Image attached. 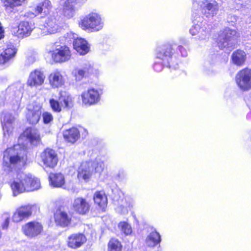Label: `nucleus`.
<instances>
[{
    "label": "nucleus",
    "instance_id": "nucleus-1",
    "mask_svg": "<svg viewBox=\"0 0 251 251\" xmlns=\"http://www.w3.org/2000/svg\"><path fill=\"white\" fill-rule=\"evenodd\" d=\"M51 2L49 0H43L38 4L35 9V13L43 14L46 16L44 23L40 25L43 35L55 33L59 28L61 16L56 9L51 10Z\"/></svg>",
    "mask_w": 251,
    "mask_h": 251
},
{
    "label": "nucleus",
    "instance_id": "nucleus-2",
    "mask_svg": "<svg viewBox=\"0 0 251 251\" xmlns=\"http://www.w3.org/2000/svg\"><path fill=\"white\" fill-rule=\"evenodd\" d=\"M26 160L24 147L20 144L15 145L3 152L2 168L8 173L16 171L24 167Z\"/></svg>",
    "mask_w": 251,
    "mask_h": 251
},
{
    "label": "nucleus",
    "instance_id": "nucleus-3",
    "mask_svg": "<svg viewBox=\"0 0 251 251\" xmlns=\"http://www.w3.org/2000/svg\"><path fill=\"white\" fill-rule=\"evenodd\" d=\"M185 57L187 55V50L181 46L176 44H166L158 47L156 50L155 57L167 65V67L176 69L179 62V53Z\"/></svg>",
    "mask_w": 251,
    "mask_h": 251
},
{
    "label": "nucleus",
    "instance_id": "nucleus-4",
    "mask_svg": "<svg viewBox=\"0 0 251 251\" xmlns=\"http://www.w3.org/2000/svg\"><path fill=\"white\" fill-rule=\"evenodd\" d=\"M11 187L14 196L25 191H32L40 188V180L32 177L30 174H25L23 172L18 174L17 177L11 184Z\"/></svg>",
    "mask_w": 251,
    "mask_h": 251
},
{
    "label": "nucleus",
    "instance_id": "nucleus-5",
    "mask_svg": "<svg viewBox=\"0 0 251 251\" xmlns=\"http://www.w3.org/2000/svg\"><path fill=\"white\" fill-rule=\"evenodd\" d=\"M237 32L235 30L228 27L221 30L218 33L217 39V45L222 50H226L229 53L234 48L235 44Z\"/></svg>",
    "mask_w": 251,
    "mask_h": 251
},
{
    "label": "nucleus",
    "instance_id": "nucleus-6",
    "mask_svg": "<svg viewBox=\"0 0 251 251\" xmlns=\"http://www.w3.org/2000/svg\"><path fill=\"white\" fill-rule=\"evenodd\" d=\"M193 25L190 29L192 35H198L199 40L208 39L210 35V28L203 17L197 13L193 14Z\"/></svg>",
    "mask_w": 251,
    "mask_h": 251
},
{
    "label": "nucleus",
    "instance_id": "nucleus-7",
    "mask_svg": "<svg viewBox=\"0 0 251 251\" xmlns=\"http://www.w3.org/2000/svg\"><path fill=\"white\" fill-rule=\"evenodd\" d=\"M79 25L83 30L97 32L102 29L104 23L99 14L91 12L81 19Z\"/></svg>",
    "mask_w": 251,
    "mask_h": 251
},
{
    "label": "nucleus",
    "instance_id": "nucleus-8",
    "mask_svg": "<svg viewBox=\"0 0 251 251\" xmlns=\"http://www.w3.org/2000/svg\"><path fill=\"white\" fill-rule=\"evenodd\" d=\"M218 0H193V8L199 7L202 14L206 18H213L219 11L220 5Z\"/></svg>",
    "mask_w": 251,
    "mask_h": 251
},
{
    "label": "nucleus",
    "instance_id": "nucleus-9",
    "mask_svg": "<svg viewBox=\"0 0 251 251\" xmlns=\"http://www.w3.org/2000/svg\"><path fill=\"white\" fill-rule=\"evenodd\" d=\"M50 53L52 59L56 63L67 62L72 56L71 51L68 46L57 42L54 44Z\"/></svg>",
    "mask_w": 251,
    "mask_h": 251
},
{
    "label": "nucleus",
    "instance_id": "nucleus-10",
    "mask_svg": "<svg viewBox=\"0 0 251 251\" xmlns=\"http://www.w3.org/2000/svg\"><path fill=\"white\" fill-rule=\"evenodd\" d=\"M86 0H67L60 8H56L58 13L61 16V21H62V16L67 19L72 18L75 13V6L78 5L80 6Z\"/></svg>",
    "mask_w": 251,
    "mask_h": 251
},
{
    "label": "nucleus",
    "instance_id": "nucleus-11",
    "mask_svg": "<svg viewBox=\"0 0 251 251\" xmlns=\"http://www.w3.org/2000/svg\"><path fill=\"white\" fill-rule=\"evenodd\" d=\"M66 42L71 43L72 39L73 40L74 49L80 55H85L89 51V46L87 42L81 38L74 39L75 36L73 33H67L64 35Z\"/></svg>",
    "mask_w": 251,
    "mask_h": 251
},
{
    "label": "nucleus",
    "instance_id": "nucleus-12",
    "mask_svg": "<svg viewBox=\"0 0 251 251\" xmlns=\"http://www.w3.org/2000/svg\"><path fill=\"white\" fill-rule=\"evenodd\" d=\"M236 82L243 91L251 89V69L246 68L239 71L236 75Z\"/></svg>",
    "mask_w": 251,
    "mask_h": 251
},
{
    "label": "nucleus",
    "instance_id": "nucleus-13",
    "mask_svg": "<svg viewBox=\"0 0 251 251\" xmlns=\"http://www.w3.org/2000/svg\"><path fill=\"white\" fill-rule=\"evenodd\" d=\"M101 94V90L90 88L81 95L82 103L86 106L95 105L100 101Z\"/></svg>",
    "mask_w": 251,
    "mask_h": 251
},
{
    "label": "nucleus",
    "instance_id": "nucleus-14",
    "mask_svg": "<svg viewBox=\"0 0 251 251\" xmlns=\"http://www.w3.org/2000/svg\"><path fill=\"white\" fill-rule=\"evenodd\" d=\"M0 119L3 136L5 139L12 134L14 117L8 112H3L1 115Z\"/></svg>",
    "mask_w": 251,
    "mask_h": 251
},
{
    "label": "nucleus",
    "instance_id": "nucleus-15",
    "mask_svg": "<svg viewBox=\"0 0 251 251\" xmlns=\"http://www.w3.org/2000/svg\"><path fill=\"white\" fill-rule=\"evenodd\" d=\"M49 179L50 185L53 187L63 188L69 190L74 189L73 183H65L64 176L61 173L50 174Z\"/></svg>",
    "mask_w": 251,
    "mask_h": 251
},
{
    "label": "nucleus",
    "instance_id": "nucleus-16",
    "mask_svg": "<svg viewBox=\"0 0 251 251\" xmlns=\"http://www.w3.org/2000/svg\"><path fill=\"white\" fill-rule=\"evenodd\" d=\"M43 230L42 225L36 222H29L22 226L24 234L29 238H33L39 235Z\"/></svg>",
    "mask_w": 251,
    "mask_h": 251
},
{
    "label": "nucleus",
    "instance_id": "nucleus-17",
    "mask_svg": "<svg viewBox=\"0 0 251 251\" xmlns=\"http://www.w3.org/2000/svg\"><path fill=\"white\" fill-rule=\"evenodd\" d=\"M44 164L49 168H54L57 164L58 158L55 151L50 149H45L41 154Z\"/></svg>",
    "mask_w": 251,
    "mask_h": 251
},
{
    "label": "nucleus",
    "instance_id": "nucleus-18",
    "mask_svg": "<svg viewBox=\"0 0 251 251\" xmlns=\"http://www.w3.org/2000/svg\"><path fill=\"white\" fill-rule=\"evenodd\" d=\"M17 52V49L14 45H7V48L0 54V64H6L12 61Z\"/></svg>",
    "mask_w": 251,
    "mask_h": 251
},
{
    "label": "nucleus",
    "instance_id": "nucleus-19",
    "mask_svg": "<svg viewBox=\"0 0 251 251\" xmlns=\"http://www.w3.org/2000/svg\"><path fill=\"white\" fill-rule=\"evenodd\" d=\"M54 217L56 225L61 227L68 226L71 223L72 215L64 210H57L54 213Z\"/></svg>",
    "mask_w": 251,
    "mask_h": 251
},
{
    "label": "nucleus",
    "instance_id": "nucleus-20",
    "mask_svg": "<svg viewBox=\"0 0 251 251\" xmlns=\"http://www.w3.org/2000/svg\"><path fill=\"white\" fill-rule=\"evenodd\" d=\"M45 78V75L43 72L35 70L30 73L27 83L30 86H39L43 84Z\"/></svg>",
    "mask_w": 251,
    "mask_h": 251
},
{
    "label": "nucleus",
    "instance_id": "nucleus-21",
    "mask_svg": "<svg viewBox=\"0 0 251 251\" xmlns=\"http://www.w3.org/2000/svg\"><path fill=\"white\" fill-rule=\"evenodd\" d=\"M86 242L85 236L80 233H74L68 237L67 244L72 249H76L81 247Z\"/></svg>",
    "mask_w": 251,
    "mask_h": 251
},
{
    "label": "nucleus",
    "instance_id": "nucleus-22",
    "mask_svg": "<svg viewBox=\"0 0 251 251\" xmlns=\"http://www.w3.org/2000/svg\"><path fill=\"white\" fill-rule=\"evenodd\" d=\"M33 29V25L27 22H22L19 25L17 28H15L13 32L19 38L27 37L31 34Z\"/></svg>",
    "mask_w": 251,
    "mask_h": 251
},
{
    "label": "nucleus",
    "instance_id": "nucleus-23",
    "mask_svg": "<svg viewBox=\"0 0 251 251\" xmlns=\"http://www.w3.org/2000/svg\"><path fill=\"white\" fill-rule=\"evenodd\" d=\"M23 135L33 146H37L41 143V137L36 128L28 127L24 131Z\"/></svg>",
    "mask_w": 251,
    "mask_h": 251
},
{
    "label": "nucleus",
    "instance_id": "nucleus-24",
    "mask_svg": "<svg viewBox=\"0 0 251 251\" xmlns=\"http://www.w3.org/2000/svg\"><path fill=\"white\" fill-rule=\"evenodd\" d=\"M93 71V67L89 63L84 64L79 68L75 69L73 74L76 81H80L84 77L87 76Z\"/></svg>",
    "mask_w": 251,
    "mask_h": 251
},
{
    "label": "nucleus",
    "instance_id": "nucleus-25",
    "mask_svg": "<svg viewBox=\"0 0 251 251\" xmlns=\"http://www.w3.org/2000/svg\"><path fill=\"white\" fill-rule=\"evenodd\" d=\"M42 107L40 105H36L32 109H29L26 113L27 121L31 124H36L40 119Z\"/></svg>",
    "mask_w": 251,
    "mask_h": 251
},
{
    "label": "nucleus",
    "instance_id": "nucleus-26",
    "mask_svg": "<svg viewBox=\"0 0 251 251\" xmlns=\"http://www.w3.org/2000/svg\"><path fill=\"white\" fill-rule=\"evenodd\" d=\"M93 200L96 205L104 211L107 205V198L103 191H97L93 195Z\"/></svg>",
    "mask_w": 251,
    "mask_h": 251
},
{
    "label": "nucleus",
    "instance_id": "nucleus-27",
    "mask_svg": "<svg viewBox=\"0 0 251 251\" xmlns=\"http://www.w3.org/2000/svg\"><path fill=\"white\" fill-rule=\"evenodd\" d=\"M50 85L53 88H58L64 84V78L61 72L58 70H55L50 73L49 76Z\"/></svg>",
    "mask_w": 251,
    "mask_h": 251
},
{
    "label": "nucleus",
    "instance_id": "nucleus-28",
    "mask_svg": "<svg viewBox=\"0 0 251 251\" xmlns=\"http://www.w3.org/2000/svg\"><path fill=\"white\" fill-rule=\"evenodd\" d=\"M91 163L85 162L81 163L78 169L77 176L79 179L88 180L93 173V169L90 167Z\"/></svg>",
    "mask_w": 251,
    "mask_h": 251
},
{
    "label": "nucleus",
    "instance_id": "nucleus-29",
    "mask_svg": "<svg viewBox=\"0 0 251 251\" xmlns=\"http://www.w3.org/2000/svg\"><path fill=\"white\" fill-rule=\"evenodd\" d=\"M73 207L78 213L84 214L88 211L89 205L84 199L77 198L74 200Z\"/></svg>",
    "mask_w": 251,
    "mask_h": 251
},
{
    "label": "nucleus",
    "instance_id": "nucleus-30",
    "mask_svg": "<svg viewBox=\"0 0 251 251\" xmlns=\"http://www.w3.org/2000/svg\"><path fill=\"white\" fill-rule=\"evenodd\" d=\"M25 0H0L5 12L8 14L15 12L16 7L22 5Z\"/></svg>",
    "mask_w": 251,
    "mask_h": 251
},
{
    "label": "nucleus",
    "instance_id": "nucleus-31",
    "mask_svg": "<svg viewBox=\"0 0 251 251\" xmlns=\"http://www.w3.org/2000/svg\"><path fill=\"white\" fill-rule=\"evenodd\" d=\"M118 194L119 196V198H116L115 197L114 199H115L117 202V207L116 210L118 212L121 214H126L127 213V205L126 200L125 198L124 194L122 192H118Z\"/></svg>",
    "mask_w": 251,
    "mask_h": 251
},
{
    "label": "nucleus",
    "instance_id": "nucleus-32",
    "mask_svg": "<svg viewBox=\"0 0 251 251\" xmlns=\"http://www.w3.org/2000/svg\"><path fill=\"white\" fill-rule=\"evenodd\" d=\"M63 136L67 141L74 143L76 142L80 137L79 131L77 128L72 127L66 130L63 132Z\"/></svg>",
    "mask_w": 251,
    "mask_h": 251
},
{
    "label": "nucleus",
    "instance_id": "nucleus-33",
    "mask_svg": "<svg viewBox=\"0 0 251 251\" xmlns=\"http://www.w3.org/2000/svg\"><path fill=\"white\" fill-rule=\"evenodd\" d=\"M59 100L64 108L70 109L73 106L74 100L72 97L69 94L63 92L60 93Z\"/></svg>",
    "mask_w": 251,
    "mask_h": 251
},
{
    "label": "nucleus",
    "instance_id": "nucleus-34",
    "mask_svg": "<svg viewBox=\"0 0 251 251\" xmlns=\"http://www.w3.org/2000/svg\"><path fill=\"white\" fill-rule=\"evenodd\" d=\"M232 62L237 66H242L246 59L245 52L241 50L234 51L231 56Z\"/></svg>",
    "mask_w": 251,
    "mask_h": 251
},
{
    "label": "nucleus",
    "instance_id": "nucleus-35",
    "mask_svg": "<svg viewBox=\"0 0 251 251\" xmlns=\"http://www.w3.org/2000/svg\"><path fill=\"white\" fill-rule=\"evenodd\" d=\"M161 242V236L158 232L154 231L150 233L146 240V245L150 247H154Z\"/></svg>",
    "mask_w": 251,
    "mask_h": 251
},
{
    "label": "nucleus",
    "instance_id": "nucleus-36",
    "mask_svg": "<svg viewBox=\"0 0 251 251\" xmlns=\"http://www.w3.org/2000/svg\"><path fill=\"white\" fill-rule=\"evenodd\" d=\"M91 163V168L93 169V173L95 172L99 174H100L103 170L104 164L103 161L100 159L97 158L93 161L89 162Z\"/></svg>",
    "mask_w": 251,
    "mask_h": 251
},
{
    "label": "nucleus",
    "instance_id": "nucleus-37",
    "mask_svg": "<svg viewBox=\"0 0 251 251\" xmlns=\"http://www.w3.org/2000/svg\"><path fill=\"white\" fill-rule=\"evenodd\" d=\"M118 228L125 235H130L132 232L131 226L126 222H121L118 224Z\"/></svg>",
    "mask_w": 251,
    "mask_h": 251
},
{
    "label": "nucleus",
    "instance_id": "nucleus-38",
    "mask_svg": "<svg viewBox=\"0 0 251 251\" xmlns=\"http://www.w3.org/2000/svg\"><path fill=\"white\" fill-rule=\"evenodd\" d=\"M122 248L121 243L117 239H111L108 243V251H121Z\"/></svg>",
    "mask_w": 251,
    "mask_h": 251
},
{
    "label": "nucleus",
    "instance_id": "nucleus-39",
    "mask_svg": "<svg viewBox=\"0 0 251 251\" xmlns=\"http://www.w3.org/2000/svg\"><path fill=\"white\" fill-rule=\"evenodd\" d=\"M32 206L30 205L22 206L17 209L20 212L24 219L29 217L32 213Z\"/></svg>",
    "mask_w": 251,
    "mask_h": 251
},
{
    "label": "nucleus",
    "instance_id": "nucleus-40",
    "mask_svg": "<svg viewBox=\"0 0 251 251\" xmlns=\"http://www.w3.org/2000/svg\"><path fill=\"white\" fill-rule=\"evenodd\" d=\"M50 105L51 109L55 112H60L61 111L62 105L59 100H56L54 99L50 100Z\"/></svg>",
    "mask_w": 251,
    "mask_h": 251
},
{
    "label": "nucleus",
    "instance_id": "nucleus-41",
    "mask_svg": "<svg viewBox=\"0 0 251 251\" xmlns=\"http://www.w3.org/2000/svg\"><path fill=\"white\" fill-rule=\"evenodd\" d=\"M1 218L2 220V222L1 224L2 228L3 229L7 228L10 219V214L8 213H4L1 216Z\"/></svg>",
    "mask_w": 251,
    "mask_h": 251
},
{
    "label": "nucleus",
    "instance_id": "nucleus-42",
    "mask_svg": "<svg viewBox=\"0 0 251 251\" xmlns=\"http://www.w3.org/2000/svg\"><path fill=\"white\" fill-rule=\"evenodd\" d=\"M167 67V65L164 63V62L162 61H159L158 58H155V61L153 65V70L157 72H161L163 69L165 67Z\"/></svg>",
    "mask_w": 251,
    "mask_h": 251
},
{
    "label": "nucleus",
    "instance_id": "nucleus-43",
    "mask_svg": "<svg viewBox=\"0 0 251 251\" xmlns=\"http://www.w3.org/2000/svg\"><path fill=\"white\" fill-rule=\"evenodd\" d=\"M243 0H232L230 3V7L231 9L235 10H240L243 7Z\"/></svg>",
    "mask_w": 251,
    "mask_h": 251
},
{
    "label": "nucleus",
    "instance_id": "nucleus-44",
    "mask_svg": "<svg viewBox=\"0 0 251 251\" xmlns=\"http://www.w3.org/2000/svg\"><path fill=\"white\" fill-rule=\"evenodd\" d=\"M43 122L45 124H47L50 123L53 120V116L52 114L48 112H45L42 114Z\"/></svg>",
    "mask_w": 251,
    "mask_h": 251
},
{
    "label": "nucleus",
    "instance_id": "nucleus-45",
    "mask_svg": "<svg viewBox=\"0 0 251 251\" xmlns=\"http://www.w3.org/2000/svg\"><path fill=\"white\" fill-rule=\"evenodd\" d=\"M12 220L13 222L18 223L23 221L24 218L18 210L17 209L12 216Z\"/></svg>",
    "mask_w": 251,
    "mask_h": 251
},
{
    "label": "nucleus",
    "instance_id": "nucleus-46",
    "mask_svg": "<svg viewBox=\"0 0 251 251\" xmlns=\"http://www.w3.org/2000/svg\"><path fill=\"white\" fill-rule=\"evenodd\" d=\"M126 177V172L124 170H119L118 173L116 176V178L122 181L124 180Z\"/></svg>",
    "mask_w": 251,
    "mask_h": 251
},
{
    "label": "nucleus",
    "instance_id": "nucleus-47",
    "mask_svg": "<svg viewBox=\"0 0 251 251\" xmlns=\"http://www.w3.org/2000/svg\"><path fill=\"white\" fill-rule=\"evenodd\" d=\"M238 19V17L237 16L235 15L229 14L227 17V20L228 23L233 24L237 21Z\"/></svg>",
    "mask_w": 251,
    "mask_h": 251
},
{
    "label": "nucleus",
    "instance_id": "nucleus-48",
    "mask_svg": "<svg viewBox=\"0 0 251 251\" xmlns=\"http://www.w3.org/2000/svg\"><path fill=\"white\" fill-rule=\"evenodd\" d=\"M4 37V30L2 27L1 23L0 22V40L3 38Z\"/></svg>",
    "mask_w": 251,
    "mask_h": 251
}]
</instances>
